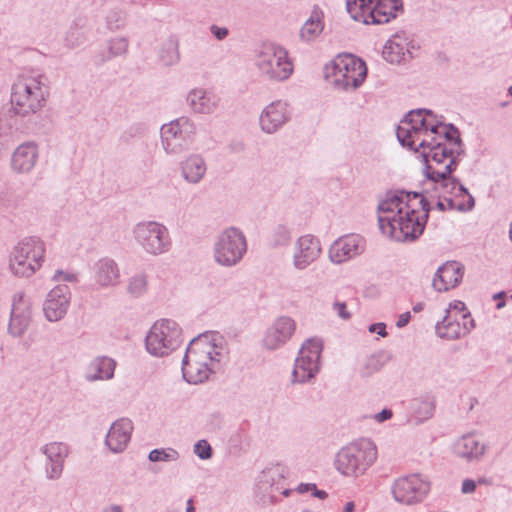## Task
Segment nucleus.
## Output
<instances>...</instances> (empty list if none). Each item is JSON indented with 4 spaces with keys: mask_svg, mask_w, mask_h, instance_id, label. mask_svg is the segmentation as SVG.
I'll return each instance as SVG.
<instances>
[{
    "mask_svg": "<svg viewBox=\"0 0 512 512\" xmlns=\"http://www.w3.org/2000/svg\"><path fill=\"white\" fill-rule=\"evenodd\" d=\"M399 143L412 151L423 148L426 166L444 164L451 158L462 159L464 145L459 130L444 125L431 110L416 109L408 112L396 129Z\"/></svg>",
    "mask_w": 512,
    "mask_h": 512,
    "instance_id": "obj_1",
    "label": "nucleus"
},
{
    "mask_svg": "<svg viewBox=\"0 0 512 512\" xmlns=\"http://www.w3.org/2000/svg\"><path fill=\"white\" fill-rule=\"evenodd\" d=\"M430 203L419 192H388L378 205L381 232L398 242L414 241L422 235Z\"/></svg>",
    "mask_w": 512,
    "mask_h": 512,
    "instance_id": "obj_2",
    "label": "nucleus"
},
{
    "mask_svg": "<svg viewBox=\"0 0 512 512\" xmlns=\"http://www.w3.org/2000/svg\"><path fill=\"white\" fill-rule=\"evenodd\" d=\"M461 159L451 158L444 164L425 166L426 177L435 184L439 198L447 202L448 210L470 211L475 205L474 197L457 178L450 174L456 170Z\"/></svg>",
    "mask_w": 512,
    "mask_h": 512,
    "instance_id": "obj_3",
    "label": "nucleus"
},
{
    "mask_svg": "<svg viewBox=\"0 0 512 512\" xmlns=\"http://www.w3.org/2000/svg\"><path fill=\"white\" fill-rule=\"evenodd\" d=\"M46 94L41 74L22 73L12 85L11 105L15 114L21 116L35 114L44 106Z\"/></svg>",
    "mask_w": 512,
    "mask_h": 512,
    "instance_id": "obj_4",
    "label": "nucleus"
},
{
    "mask_svg": "<svg viewBox=\"0 0 512 512\" xmlns=\"http://www.w3.org/2000/svg\"><path fill=\"white\" fill-rule=\"evenodd\" d=\"M46 245L37 236H27L14 245L9 254V271L17 278H30L45 261Z\"/></svg>",
    "mask_w": 512,
    "mask_h": 512,
    "instance_id": "obj_5",
    "label": "nucleus"
},
{
    "mask_svg": "<svg viewBox=\"0 0 512 512\" xmlns=\"http://www.w3.org/2000/svg\"><path fill=\"white\" fill-rule=\"evenodd\" d=\"M367 76L364 61L351 54L336 56L325 66V78L336 88L345 91L358 88Z\"/></svg>",
    "mask_w": 512,
    "mask_h": 512,
    "instance_id": "obj_6",
    "label": "nucleus"
},
{
    "mask_svg": "<svg viewBox=\"0 0 512 512\" xmlns=\"http://www.w3.org/2000/svg\"><path fill=\"white\" fill-rule=\"evenodd\" d=\"M377 449L369 440L351 443L336 454L335 467L345 476L363 475L375 462Z\"/></svg>",
    "mask_w": 512,
    "mask_h": 512,
    "instance_id": "obj_7",
    "label": "nucleus"
},
{
    "mask_svg": "<svg viewBox=\"0 0 512 512\" xmlns=\"http://www.w3.org/2000/svg\"><path fill=\"white\" fill-rule=\"evenodd\" d=\"M403 8L402 0H347L351 18L364 24H385Z\"/></svg>",
    "mask_w": 512,
    "mask_h": 512,
    "instance_id": "obj_8",
    "label": "nucleus"
},
{
    "mask_svg": "<svg viewBox=\"0 0 512 512\" xmlns=\"http://www.w3.org/2000/svg\"><path fill=\"white\" fill-rule=\"evenodd\" d=\"M255 65L261 76L271 81L287 80L293 73L288 52L274 43L263 44L256 54Z\"/></svg>",
    "mask_w": 512,
    "mask_h": 512,
    "instance_id": "obj_9",
    "label": "nucleus"
},
{
    "mask_svg": "<svg viewBox=\"0 0 512 512\" xmlns=\"http://www.w3.org/2000/svg\"><path fill=\"white\" fill-rule=\"evenodd\" d=\"M147 351L156 357H164L176 350L181 344V328L170 319L156 321L145 339Z\"/></svg>",
    "mask_w": 512,
    "mask_h": 512,
    "instance_id": "obj_10",
    "label": "nucleus"
},
{
    "mask_svg": "<svg viewBox=\"0 0 512 512\" xmlns=\"http://www.w3.org/2000/svg\"><path fill=\"white\" fill-rule=\"evenodd\" d=\"M133 234L136 242L149 255L158 256L170 251L172 240L168 228L157 221L138 223Z\"/></svg>",
    "mask_w": 512,
    "mask_h": 512,
    "instance_id": "obj_11",
    "label": "nucleus"
},
{
    "mask_svg": "<svg viewBox=\"0 0 512 512\" xmlns=\"http://www.w3.org/2000/svg\"><path fill=\"white\" fill-rule=\"evenodd\" d=\"M431 490L428 477L413 473L396 478L391 485L393 499L406 506L417 505L424 501Z\"/></svg>",
    "mask_w": 512,
    "mask_h": 512,
    "instance_id": "obj_12",
    "label": "nucleus"
},
{
    "mask_svg": "<svg viewBox=\"0 0 512 512\" xmlns=\"http://www.w3.org/2000/svg\"><path fill=\"white\" fill-rule=\"evenodd\" d=\"M247 250L244 234L237 228L225 229L214 244L215 261L225 267H231L241 261Z\"/></svg>",
    "mask_w": 512,
    "mask_h": 512,
    "instance_id": "obj_13",
    "label": "nucleus"
},
{
    "mask_svg": "<svg viewBox=\"0 0 512 512\" xmlns=\"http://www.w3.org/2000/svg\"><path fill=\"white\" fill-rule=\"evenodd\" d=\"M196 127L188 118L181 117L161 127V140L166 153L180 154L192 140Z\"/></svg>",
    "mask_w": 512,
    "mask_h": 512,
    "instance_id": "obj_14",
    "label": "nucleus"
},
{
    "mask_svg": "<svg viewBox=\"0 0 512 512\" xmlns=\"http://www.w3.org/2000/svg\"><path fill=\"white\" fill-rule=\"evenodd\" d=\"M322 347L319 339H308L303 343L295 360L292 372L293 383H305L315 377L319 371Z\"/></svg>",
    "mask_w": 512,
    "mask_h": 512,
    "instance_id": "obj_15",
    "label": "nucleus"
},
{
    "mask_svg": "<svg viewBox=\"0 0 512 512\" xmlns=\"http://www.w3.org/2000/svg\"><path fill=\"white\" fill-rule=\"evenodd\" d=\"M222 356L223 347L217 343V338L203 335L190 341L183 360L219 365Z\"/></svg>",
    "mask_w": 512,
    "mask_h": 512,
    "instance_id": "obj_16",
    "label": "nucleus"
},
{
    "mask_svg": "<svg viewBox=\"0 0 512 512\" xmlns=\"http://www.w3.org/2000/svg\"><path fill=\"white\" fill-rule=\"evenodd\" d=\"M32 318L31 304L23 292L12 297V307L8 324V333L13 337L22 336L28 329Z\"/></svg>",
    "mask_w": 512,
    "mask_h": 512,
    "instance_id": "obj_17",
    "label": "nucleus"
},
{
    "mask_svg": "<svg viewBox=\"0 0 512 512\" xmlns=\"http://www.w3.org/2000/svg\"><path fill=\"white\" fill-rule=\"evenodd\" d=\"M291 117L289 104L284 100H275L261 112L259 124L263 132L273 134L283 127Z\"/></svg>",
    "mask_w": 512,
    "mask_h": 512,
    "instance_id": "obj_18",
    "label": "nucleus"
},
{
    "mask_svg": "<svg viewBox=\"0 0 512 512\" xmlns=\"http://www.w3.org/2000/svg\"><path fill=\"white\" fill-rule=\"evenodd\" d=\"M365 250V240L358 234L345 235L333 242L329 249V258L335 264L344 263Z\"/></svg>",
    "mask_w": 512,
    "mask_h": 512,
    "instance_id": "obj_19",
    "label": "nucleus"
},
{
    "mask_svg": "<svg viewBox=\"0 0 512 512\" xmlns=\"http://www.w3.org/2000/svg\"><path fill=\"white\" fill-rule=\"evenodd\" d=\"M71 299L70 288L65 284L54 287L46 296L43 312L50 322L61 320L67 313Z\"/></svg>",
    "mask_w": 512,
    "mask_h": 512,
    "instance_id": "obj_20",
    "label": "nucleus"
},
{
    "mask_svg": "<svg viewBox=\"0 0 512 512\" xmlns=\"http://www.w3.org/2000/svg\"><path fill=\"white\" fill-rule=\"evenodd\" d=\"M41 452L46 456L45 472L49 480H57L61 477L64 463L69 455V446L64 442H50L41 447Z\"/></svg>",
    "mask_w": 512,
    "mask_h": 512,
    "instance_id": "obj_21",
    "label": "nucleus"
},
{
    "mask_svg": "<svg viewBox=\"0 0 512 512\" xmlns=\"http://www.w3.org/2000/svg\"><path fill=\"white\" fill-rule=\"evenodd\" d=\"M464 265L457 261H447L434 274L432 287L437 292H447L456 288L464 276Z\"/></svg>",
    "mask_w": 512,
    "mask_h": 512,
    "instance_id": "obj_22",
    "label": "nucleus"
},
{
    "mask_svg": "<svg viewBox=\"0 0 512 512\" xmlns=\"http://www.w3.org/2000/svg\"><path fill=\"white\" fill-rule=\"evenodd\" d=\"M320 254L321 244L318 238L312 235L301 236L295 244L293 265L298 270H304L316 261Z\"/></svg>",
    "mask_w": 512,
    "mask_h": 512,
    "instance_id": "obj_23",
    "label": "nucleus"
},
{
    "mask_svg": "<svg viewBox=\"0 0 512 512\" xmlns=\"http://www.w3.org/2000/svg\"><path fill=\"white\" fill-rule=\"evenodd\" d=\"M296 324L290 317H280L267 330L263 345L266 349L275 350L284 345L293 335Z\"/></svg>",
    "mask_w": 512,
    "mask_h": 512,
    "instance_id": "obj_24",
    "label": "nucleus"
},
{
    "mask_svg": "<svg viewBox=\"0 0 512 512\" xmlns=\"http://www.w3.org/2000/svg\"><path fill=\"white\" fill-rule=\"evenodd\" d=\"M133 424L127 418H121L112 423L105 439V444L113 453H120L127 447Z\"/></svg>",
    "mask_w": 512,
    "mask_h": 512,
    "instance_id": "obj_25",
    "label": "nucleus"
},
{
    "mask_svg": "<svg viewBox=\"0 0 512 512\" xmlns=\"http://www.w3.org/2000/svg\"><path fill=\"white\" fill-rule=\"evenodd\" d=\"M410 39L406 32L391 36L383 48V57L392 64H399L411 58Z\"/></svg>",
    "mask_w": 512,
    "mask_h": 512,
    "instance_id": "obj_26",
    "label": "nucleus"
},
{
    "mask_svg": "<svg viewBox=\"0 0 512 512\" xmlns=\"http://www.w3.org/2000/svg\"><path fill=\"white\" fill-rule=\"evenodd\" d=\"M38 156L39 150L36 143H22L12 154L11 167L17 173H29L35 167Z\"/></svg>",
    "mask_w": 512,
    "mask_h": 512,
    "instance_id": "obj_27",
    "label": "nucleus"
},
{
    "mask_svg": "<svg viewBox=\"0 0 512 512\" xmlns=\"http://www.w3.org/2000/svg\"><path fill=\"white\" fill-rule=\"evenodd\" d=\"M454 449L459 457L473 461L484 455L486 447L475 434H466L455 442Z\"/></svg>",
    "mask_w": 512,
    "mask_h": 512,
    "instance_id": "obj_28",
    "label": "nucleus"
},
{
    "mask_svg": "<svg viewBox=\"0 0 512 512\" xmlns=\"http://www.w3.org/2000/svg\"><path fill=\"white\" fill-rule=\"evenodd\" d=\"M207 172V164L200 154H191L181 163V175L189 184H198Z\"/></svg>",
    "mask_w": 512,
    "mask_h": 512,
    "instance_id": "obj_29",
    "label": "nucleus"
},
{
    "mask_svg": "<svg viewBox=\"0 0 512 512\" xmlns=\"http://www.w3.org/2000/svg\"><path fill=\"white\" fill-rule=\"evenodd\" d=\"M219 365L182 360V374L185 381L190 384H199L208 380Z\"/></svg>",
    "mask_w": 512,
    "mask_h": 512,
    "instance_id": "obj_30",
    "label": "nucleus"
},
{
    "mask_svg": "<svg viewBox=\"0 0 512 512\" xmlns=\"http://www.w3.org/2000/svg\"><path fill=\"white\" fill-rule=\"evenodd\" d=\"M115 367L116 362L112 358L97 357L88 364L85 378L89 382L109 380L114 376Z\"/></svg>",
    "mask_w": 512,
    "mask_h": 512,
    "instance_id": "obj_31",
    "label": "nucleus"
},
{
    "mask_svg": "<svg viewBox=\"0 0 512 512\" xmlns=\"http://www.w3.org/2000/svg\"><path fill=\"white\" fill-rule=\"evenodd\" d=\"M187 101L193 111L201 114L213 112L218 104L216 96L203 89L192 90L188 94Z\"/></svg>",
    "mask_w": 512,
    "mask_h": 512,
    "instance_id": "obj_32",
    "label": "nucleus"
},
{
    "mask_svg": "<svg viewBox=\"0 0 512 512\" xmlns=\"http://www.w3.org/2000/svg\"><path fill=\"white\" fill-rule=\"evenodd\" d=\"M95 279L101 286H112L118 282L119 269L116 262L102 258L95 264Z\"/></svg>",
    "mask_w": 512,
    "mask_h": 512,
    "instance_id": "obj_33",
    "label": "nucleus"
},
{
    "mask_svg": "<svg viewBox=\"0 0 512 512\" xmlns=\"http://www.w3.org/2000/svg\"><path fill=\"white\" fill-rule=\"evenodd\" d=\"M129 42L124 37L109 40L97 55V62L104 63L114 57L123 56L128 52Z\"/></svg>",
    "mask_w": 512,
    "mask_h": 512,
    "instance_id": "obj_34",
    "label": "nucleus"
},
{
    "mask_svg": "<svg viewBox=\"0 0 512 512\" xmlns=\"http://www.w3.org/2000/svg\"><path fill=\"white\" fill-rule=\"evenodd\" d=\"M323 28L322 12L318 9H314L311 16L300 29V38L305 42H310L321 34Z\"/></svg>",
    "mask_w": 512,
    "mask_h": 512,
    "instance_id": "obj_35",
    "label": "nucleus"
},
{
    "mask_svg": "<svg viewBox=\"0 0 512 512\" xmlns=\"http://www.w3.org/2000/svg\"><path fill=\"white\" fill-rule=\"evenodd\" d=\"M435 328L439 337L448 340H455L464 336L462 332L463 329H461V324L457 317L453 318L452 315L449 314H446L442 321L436 324Z\"/></svg>",
    "mask_w": 512,
    "mask_h": 512,
    "instance_id": "obj_36",
    "label": "nucleus"
},
{
    "mask_svg": "<svg viewBox=\"0 0 512 512\" xmlns=\"http://www.w3.org/2000/svg\"><path fill=\"white\" fill-rule=\"evenodd\" d=\"M86 39L85 25L82 20L75 21L65 34V45L74 48L82 44Z\"/></svg>",
    "mask_w": 512,
    "mask_h": 512,
    "instance_id": "obj_37",
    "label": "nucleus"
},
{
    "mask_svg": "<svg viewBox=\"0 0 512 512\" xmlns=\"http://www.w3.org/2000/svg\"><path fill=\"white\" fill-rule=\"evenodd\" d=\"M434 408L435 401L430 396L415 399L413 402L414 415L420 421L429 419L433 415Z\"/></svg>",
    "mask_w": 512,
    "mask_h": 512,
    "instance_id": "obj_38",
    "label": "nucleus"
},
{
    "mask_svg": "<svg viewBox=\"0 0 512 512\" xmlns=\"http://www.w3.org/2000/svg\"><path fill=\"white\" fill-rule=\"evenodd\" d=\"M160 58L167 66L176 64L179 61L178 42L174 39L167 40L161 49Z\"/></svg>",
    "mask_w": 512,
    "mask_h": 512,
    "instance_id": "obj_39",
    "label": "nucleus"
},
{
    "mask_svg": "<svg viewBox=\"0 0 512 512\" xmlns=\"http://www.w3.org/2000/svg\"><path fill=\"white\" fill-rule=\"evenodd\" d=\"M147 275L139 273L132 276L129 280L127 291L133 297H139L147 290Z\"/></svg>",
    "mask_w": 512,
    "mask_h": 512,
    "instance_id": "obj_40",
    "label": "nucleus"
},
{
    "mask_svg": "<svg viewBox=\"0 0 512 512\" xmlns=\"http://www.w3.org/2000/svg\"><path fill=\"white\" fill-rule=\"evenodd\" d=\"M179 458V453L172 448L167 449H154L150 451L148 455V459L151 462H169V461H176Z\"/></svg>",
    "mask_w": 512,
    "mask_h": 512,
    "instance_id": "obj_41",
    "label": "nucleus"
},
{
    "mask_svg": "<svg viewBox=\"0 0 512 512\" xmlns=\"http://www.w3.org/2000/svg\"><path fill=\"white\" fill-rule=\"evenodd\" d=\"M381 366L382 365L379 357L370 356L365 360L362 367L360 368V374L363 377H369L370 375L379 371L381 369Z\"/></svg>",
    "mask_w": 512,
    "mask_h": 512,
    "instance_id": "obj_42",
    "label": "nucleus"
},
{
    "mask_svg": "<svg viewBox=\"0 0 512 512\" xmlns=\"http://www.w3.org/2000/svg\"><path fill=\"white\" fill-rule=\"evenodd\" d=\"M194 452L203 460H207L212 457V448L206 440H199L194 446Z\"/></svg>",
    "mask_w": 512,
    "mask_h": 512,
    "instance_id": "obj_43",
    "label": "nucleus"
},
{
    "mask_svg": "<svg viewBox=\"0 0 512 512\" xmlns=\"http://www.w3.org/2000/svg\"><path fill=\"white\" fill-rule=\"evenodd\" d=\"M451 311L462 313V319H467L470 317V312L467 310L465 303L460 300H455L449 304V308L446 310V314L451 315Z\"/></svg>",
    "mask_w": 512,
    "mask_h": 512,
    "instance_id": "obj_44",
    "label": "nucleus"
},
{
    "mask_svg": "<svg viewBox=\"0 0 512 512\" xmlns=\"http://www.w3.org/2000/svg\"><path fill=\"white\" fill-rule=\"evenodd\" d=\"M54 281H64L69 283H76L78 281L77 274L69 271L57 270L53 275Z\"/></svg>",
    "mask_w": 512,
    "mask_h": 512,
    "instance_id": "obj_45",
    "label": "nucleus"
},
{
    "mask_svg": "<svg viewBox=\"0 0 512 512\" xmlns=\"http://www.w3.org/2000/svg\"><path fill=\"white\" fill-rule=\"evenodd\" d=\"M11 119L7 114H0V136L8 135L12 129Z\"/></svg>",
    "mask_w": 512,
    "mask_h": 512,
    "instance_id": "obj_46",
    "label": "nucleus"
},
{
    "mask_svg": "<svg viewBox=\"0 0 512 512\" xmlns=\"http://www.w3.org/2000/svg\"><path fill=\"white\" fill-rule=\"evenodd\" d=\"M333 308L342 319L347 320L351 317V314L347 311L345 302L336 301L333 304Z\"/></svg>",
    "mask_w": 512,
    "mask_h": 512,
    "instance_id": "obj_47",
    "label": "nucleus"
},
{
    "mask_svg": "<svg viewBox=\"0 0 512 512\" xmlns=\"http://www.w3.org/2000/svg\"><path fill=\"white\" fill-rule=\"evenodd\" d=\"M210 31L217 40H223L229 34V30L226 27H219L217 25H212Z\"/></svg>",
    "mask_w": 512,
    "mask_h": 512,
    "instance_id": "obj_48",
    "label": "nucleus"
},
{
    "mask_svg": "<svg viewBox=\"0 0 512 512\" xmlns=\"http://www.w3.org/2000/svg\"><path fill=\"white\" fill-rule=\"evenodd\" d=\"M476 489V482L472 479H465L462 483L461 491L464 494H469L474 492Z\"/></svg>",
    "mask_w": 512,
    "mask_h": 512,
    "instance_id": "obj_49",
    "label": "nucleus"
},
{
    "mask_svg": "<svg viewBox=\"0 0 512 512\" xmlns=\"http://www.w3.org/2000/svg\"><path fill=\"white\" fill-rule=\"evenodd\" d=\"M463 323L461 325V329H463L464 336L471 332L472 329L475 328V321L471 316L467 319H462Z\"/></svg>",
    "mask_w": 512,
    "mask_h": 512,
    "instance_id": "obj_50",
    "label": "nucleus"
},
{
    "mask_svg": "<svg viewBox=\"0 0 512 512\" xmlns=\"http://www.w3.org/2000/svg\"><path fill=\"white\" fill-rule=\"evenodd\" d=\"M369 331L376 332L381 337H385L387 335L386 325L384 323H375L370 325Z\"/></svg>",
    "mask_w": 512,
    "mask_h": 512,
    "instance_id": "obj_51",
    "label": "nucleus"
},
{
    "mask_svg": "<svg viewBox=\"0 0 512 512\" xmlns=\"http://www.w3.org/2000/svg\"><path fill=\"white\" fill-rule=\"evenodd\" d=\"M393 413L390 409H383L381 412L375 414L374 419L377 422H384L392 417Z\"/></svg>",
    "mask_w": 512,
    "mask_h": 512,
    "instance_id": "obj_52",
    "label": "nucleus"
},
{
    "mask_svg": "<svg viewBox=\"0 0 512 512\" xmlns=\"http://www.w3.org/2000/svg\"><path fill=\"white\" fill-rule=\"evenodd\" d=\"M316 484L314 483H301L297 486L296 491L300 494L306 493L308 491H313L315 489Z\"/></svg>",
    "mask_w": 512,
    "mask_h": 512,
    "instance_id": "obj_53",
    "label": "nucleus"
},
{
    "mask_svg": "<svg viewBox=\"0 0 512 512\" xmlns=\"http://www.w3.org/2000/svg\"><path fill=\"white\" fill-rule=\"evenodd\" d=\"M409 320H410V313L406 312V313L400 315L396 325L399 328L404 327L409 322Z\"/></svg>",
    "mask_w": 512,
    "mask_h": 512,
    "instance_id": "obj_54",
    "label": "nucleus"
},
{
    "mask_svg": "<svg viewBox=\"0 0 512 512\" xmlns=\"http://www.w3.org/2000/svg\"><path fill=\"white\" fill-rule=\"evenodd\" d=\"M312 495L314 497H317L319 499H326L328 494L326 491L324 490H318L317 487L315 486V489L312 491Z\"/></svg>",
    "mask_w": 512,
    "mask_h": 512,
    "instance_id": "obj_55",
    "label": "nucleus"
},
{
    "mask_svg": "<svg viewBox=\"0 0 512 512\" xmlns=\"http://www.w3.org/2000/svg\"><path fill=\"white\" fill-rule=\"evenodd\" d=\"M436 207L440 211H445L446 209H448L447 202L443 198H442V200H441V198H439V200L436 204Z\"/></svg>",
    "mask_w": 512,
    "mask_h": 512,
    "instance_id": "obj_56",
    "label": "nucleus"
},
{
    "mask_svg": "<svg viewBox=\"0 0 512 512\" xmlns=\"http://www.w3.org/2000/svg\"><path fill=\"white\" fill-rule=\"evenodd\" d=\"M105 512H123V509L120 505H111Z\"/></svg>",
    "mask_w": 512,
    "mask_h": 512,
    "instance_id": "obj_57",
    "label": "nucleus"
},
{
    "mask_svg": "<svg viewBox=\"0 0 512 512\" xmlns=\"http://www.w3.org/2000/svg\"><path fill=\"white\" fill-rule=\"evenodd\" d=\"M354 509H355V504H354V502L350 501V502L346 503L343 512H353Z\"/></svg>",
    "mask_w": 512,
    "mask_h": 512,
    "instance_id": "obj_58",
    "label": "nucleus"
},
{
    "mask_svg": "<svg viewBox=\"0 0 512 512\" xmlns=\"http://www.w3.org/2000/svg\"><path fill=\"white\" fill-rule=\"evenodd\" d=\"M424 306H425V304L423 302H419L413 306L412 310L415 313H418L424 309Z\"/></svg>",
    "mask_w": 512,
    "mask_h": 512,
    "instance_id": "obj_59",
    "label": "nucleus"
},
{
    "mask_svg": "<svg viewBox=\"0 0 512 512\" xmlns=\"http://www.w3.org/2000/svg\"><path fill=\"white\" fill-rule=\"evenodd\" d=\"M186 512H195V508H194V506H193V501H192V499H189V500L187 501Z\"/></svg>",
    "mask_w": 512,
    "mask_h": 512,
    "instance_id": "obj_60",
    "label": "nucleus"
},
{
    "mask_svg": "<svg viewBox=\"0 0 512 512\" xmlns=\"http://www.w3.org/2000/svg\"><path fill=\"white\" fill-rule=\"evenodd\" d=\"M478 484H484V485H490L491 484V481L486 479V478H479L478 481H477Z\"/></svg>",
    "mask_w": 512,
    "mask_h": 512,
    "instance_id": "obj_61",
    "label": "nucleus"
},
{
    "mask_svg": "<svg viewBox=\"0 0 512 512\" xmlns=\"http://www.w3.org/2000/svg\"><path fill=\"white\" fill-rule=\"evenodd\" d=\"M290 493H291V490H290V489H284V490L282 491V494H283L284 496H286V497H287V496H289V495H290Z\"/></svg>",
    "mask_w": 512,
    "mask_h": 512,
    "instance_id": "obj_62",
    "label": "nucleus"
},
{
    "mask_svg": "<svg viewBox=\"0 0 512 512\" xmlns=\"http://www.w3.org/2000/svg\"><path fill=\"white\" fill-rule=\"evenodd\" d=\"M504 306H505V302L504 301H501V302L497 303V305H496L497 309H500V308H502Z\"/></svg>",
    "mask_w": 512,
    "mask_h": 512,
    "instance_id": "obj_63",
    "label": "nucleus"
},
{
    "mask_svg": "<svg viewBox=\"0 0 512 512\" xmlns=\"http://www.w3.org/2000/svg\"><path fill=\"white\" fill-rule=\"evenodd\" d=\"M509 236H510V239L512 241V222H511V225H510Z\"/></svg>",
    "mask_w": 512,
    "mask_h": 512,
    "instance_id": "obj_64",
    "label": "nucleus"
}]
</instances>
